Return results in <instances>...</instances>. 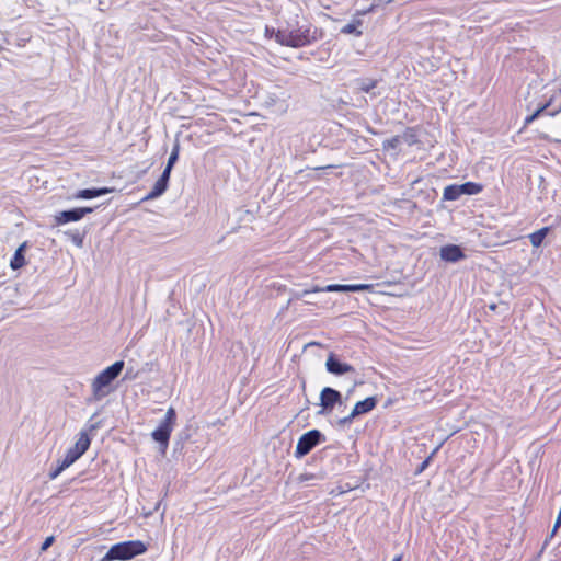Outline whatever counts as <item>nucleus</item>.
Here are the masks:
<instances>
[{
	"label": "nucleus",
	"instance_id": "25",
	"mask_svg": "<svg viewBox=\"0 0 561 561\" xmlns=\"http://www.w3.org/2000/svg\"><path fill=\"white\" fill-rule=\"evenodd\" d=\"M355 417L356 416H353V411H352L350 415H347L343 419H340L337 423H339V425L344 426V425L351 424Z\"/></svg>",
	"mask_w": 561,
	"mask_h": 561
},
{
	"label": "nucleus",
	"instance_id": "1",
	"mask_svg": "<svg viewBox=\"0 0 561 561\" xmlns=\"http://www.w3.org/2000/svg\"><path fill=\"white\" fill-rule=\"evenodd\" d=\"M297 15L286 21L275 33L277 43L284 46L299 48L317 42L322 37V31L311 23L300 24Z\"/></svg>",
	"mask_w": 561,
	"mask_h": 561
},
{
	"label": "nucleus",
	"instance_id": "8",
	"mask_svg": "<svg viewBox=\"0 0 561 561\" xmlns=\"http://www.w3.org/2000/svg\"><path fill=\"white\" fill-rule=\"evenodd\" d=\"M336 404H342L341 393L330 387L323 388L320 393V405L322 407V411H320L319 414L332 411Z\"/></svg>",
	"mask_w": 561,
	"mask_h": 561
},
{
	"label": "nucleus",
	"instance_id": "28",
	"mask_svg": "<svg viewBox=\"0 0 561 561\" xmlns=\"http://www.w3.org/2000/svg\"><path fill=\"white\" fill-rule=\"evenodd\" d=\"M343 493H345V490L342 486H337V488L332 489L330 491L331 495H340V494H343Z\"/></svg>",
	"mask_w": 561,
	"mask_h": 561
},
{
	"label": "nucleus",
	"instance_id": "24",
	"mask_svg": "<svg viewBox=\"0 0 561 561\" xmlns=\"http://www.w3.org/2000/svg\"><path fill=\"white\" fill-rule=\"evenodd\" d=\"M550 104H551V101L547 102L546 104H543L542 106H540L536 112H534V113L531 114V116H533L534 121H535L536 118H538L542 113H545V112H546V110L550 106Z\"/></svg>",
	"mask_w": 561,
	"mask_h": 561
},
{
	"label": "nucleus",
	"instance_id": "13",
	"mask_svg": "<svg viewBox=\"0 0 561 561\" xmlns=\"http://www.w3.org/2000/svg\"><path fill=\"white\" fill-rule=\"evenodd\" d=\"M112 191L113 188L108 187L79 190L75 194V198L91 199L111 193Z\"/></svg>",
	"mask_w": 561,
	"mask_h": 561
},
{
	"label": "nucleus",
	"instance_id": "15",
	"mask_svg": "<svg viewBox=\"0 0 561 561\" xmlns=\"http://www.w3.org/2000/svg\"><path fill=\"white\" fill-rule=\"evenodd\" d=\"M462 195L460 185H448L444 190V199L446 201H456Z\"/></svg>",
	"mask_w": 561,
	"mask_h": 561
},
{
	"label": "nucleus",
	"instance_id": "4",
	"mask_svg": "<svg viewBox=\"0 0 561 561\" xmlns=\"http://www.w3.org/2000/svg\"><path fill=\"white\" fill-rule=\"evenodd\" d=\"M147 551V546L140 540H129L113 545L100 561L130 560Z\"/></svg>",
	"mask_w": 561,
	"mask_h": 561
},
{
	"label": "nucleus",
	"instance_id": "21",
	"mask_svg": "<svg viewBox=\"0 0 561 561\" xmlns=\"http://www.w3.org/2000/svg\"><path fill=\"white\" fill-rule=\"evenodd\" d=\"M179 153H180V142L176 140L173 145L171 154L167 162V165H169V168H173V165L175 164V162L179 159Z\"/></svg>",
	"mask_w": 561,
	"mask_h": 561
},
{
	"label": "nucleus",
	"instance_id": "12",
	"mask_svg": "<svg viewBox=\"0 0 561 561\" xmlns=\"http://www.w3.org/2000/svg\"><path fill=\"white\" fill-rule=\"evenodd\" d=\"M377 405V399L375 397H368L363 401H358L353 409V416H358L370 412Z\"/></svg>",
	"mask_w": 561,
	"mask_h": 561
},
{
	"label": "nucleus",
	"instance_id": "5",
	"mask_svg": "<svg viewBox=\"0 0 561 561\" xmlns=\"http://www.w3.org/2000/svg\"><path fill=\"white\" fill-rule=\"evenodd\" d=\"M176 423V412L173 407H170L165 413L164 419L160 422L159 426L152 432L151 436L153 440L159 443L160 450L165 454L171 433Z\"/></svg>",
	"mask_w": 561,
	"mask_h": 561
},
{
	"label": "nucleus",
	"instance_id": "22",
	"mask_svg": "<svg viewBox=\"0 0 561 561\" xmlns=\"http://www.w3.org/2000/svg\"><path fill=\"white\" fill-rule=\"evenodd\" d=\"M400 142H401V137L397 135V136H394V137H392L390 139L385 140L383 144H382V148L386 151L394 150V149L398 148Z\"/></svg>",
	"mask_w": 561,
	"mask_h": 561
},
{
	"label": "nucleus",
	"instance_id": "2",
	"mask_svg": "<svg viewBox=\"0 0 561 561\" xmlns=\"http://www.w3.org/2000/svg\"><path fill=\"white\" fill-rule=\"evenodd\" d=\"M125 363L123 360H117L104 370H102L92 381V396L95 401H100L104 397H106L111 389L108 388L111 383L119 376L122 370L124 369Z\"/></svg>",
	"mask_w": 561,
	"mask_h": 561
},
{
	"label": "nucleus",
	"instance_id": "3",
	"mask_svg": "<svg viewBox=\"0 0 561 561\" xmlns=\"http://www.w3.org/2000/svg\"><path fill=\"white\" fill-rule=\"evenodd\" d=\"M91 439L85 431L80 432L76 444L69 448L61 461H58L56 469L49 472V479H56L65 469L76 462L90 447Z\"/></svg>",
	"mask_w": 561,
	"mask_h": 561
},
{
	"label": "nucleus",
	"instance_id": "27",
	"mask_svg": "<svg viewBox=\"0 0 561 561\" xmlns=\"http://www.w3.org/2000/svg\"><path fill=\"white\" fill-rule=\"evenodd\" d=\"M54 540H55L54 536H49V537H47V538L44 540V542L42 543L41 550H42V551L47 550V549L53 545Z\"/></svg>",
	"mask_w": 561,
	"mask_h": 561
},
{
	"label": "nucleus",
	"instance_id": "6",
	"mask_svg": "<svg viewBox=\"0 0 561 561\" xmlns=\"http://www.w3.org/2000/svg\"><path fill=\"white\" fill-rule=\"evenodd\" d=\"M324 436L318 430H311L305 433L298 440L295 456L297 458H301L309 454L313 447H316L319 443L324 440Z\"/></svg>",
	"mask_w": 561,
	"mask_h": 561
},
{
	"label": "nucleus",
	"instance_id": "10",
	"mask_svg": "<svg viewBox=\"0 0 561 561\" xmlns=\"http://www.w3.org/2000/svg\"><path fill=\"white\" fill-rule=\"evenodd\" d=\"M325 368L330 374L335 376L355 373V368L352 365L341 362L333 353L329 354L325 362Z\"/></svg>",
	"mask_w": 561,
	"mask_h": 561
},
{
	"label": "nucleus",
	"instance_id": "19",
	"mask_svg": "<svg viewBox=\"0 0 561 561\" xmlns=\"http://www.w3.org/2000/svg\"><path fill=\"white\" fill-rule=\"evenodd\" d=\"M462 195H474L482 191V185L473 182L460 184Z\"/></svg>",
	"mask_w": 561,
	"mask_h": 561
},
{
	"label": "nucleus",
	"instance_id": "17",
	"mask_svg": "<svg viewBox=\"0 0 561 561\" xmlns=\"http://www.w3.org/2000/svg\"><path fill=\"white\" fill-rule=\"evenodd\" d=\"M24 248H25V244H22L16 249L14 256L10 263V266L12 267V270H18L25 264V259L23 255Z\"/></svg>",
	"mask_w": 561,
	"mask_h": 561
},
{
	"label": "nucleus",
	"instance_id": "26",
	"mask_svg": "<svg viewBox=\"0 0 561 561\" xmlns=\"http://www.w3.org/2000/svg\"><path fill=\"white\" fill-rule=\"evenodd\" d=\"M172 168H169V165H165L162 174L160 175V179L169 183L170 175H171Z\"/></svg>",
	"mask_w": 561,
	"mask_h": 561
},
{
	"label": "nucleus",
	"instance_id": "33",
	"mask_svg": "<svg viewBox=\"0 0 561 561\" xmlns=\"http://www.w3.org/2000/svg\"><path fill=\"white\" fill-rule=\"evenodd\" d=\"M271 32H272V33H274V30H271V31H270V28H268V27H266V34H271Z\"/></svg>",
	"mask_w": 561,
	"mask_h": 561
},
{
	"label": "nucleus",
	"instance_id": "9",
	"mask_svg": "<svg viewBox=\"0 0 561 561\" xmlns=\"http://www.w3.org/2000/svg\"><path fill=\"white\" fill-rule=\"evenodd\" d=\"M92 211V207H78L68 210H62L56 214L55 221L57 225H64L70 221H78L82 219L85 215L91 214Z\"/></svg>",
	"mask_w": 561,
	"mask_h": 561
},
{
	"label": "nucleus",
	"instance_id": "14",
	"mask_svg": "<svg viewBox=\"0 0 561 561\" xmlns=\"http://www.w3.org/2000/svg\"><path fill=\"white\" fill-rule=\"evenodd\" d=\"M168 184L165 181L161 180L160 178L154 183L152 190L147 194L145 199H154L159 196H161L168 188Z\"/></svg>",
	"mask_w": 561,
	"mask_h": 561
},
{
	"label": "nucleus",
	"instance_id": "32",
	"mask_svg": "<svg viewBox=\"0 0 561 561\" xmlns=\"http://www.w3.org/2000/svg\"><path fill=\"white\" fill-rule=\"evenodd\" d=\"M401 560H402V556H398L392 561H401Z\"/></svg>",
	"mask_w": 561,
	"mask_h": 561
},
{
	"label": "nucleus",
	"instance_id": "29",
	"mask_svg": "<svg viewBox=\"0 0 561 561\" xmlns=\"http://www.w3.org/2000/svg\"><path fill=\"white\" fill-rule=\"evenodd\" d=\"M428 460H430V459H426V460H424V461L421 463V466H420V468H419L417 472H422V471L426 468V466L428 465Z\"/></svg>",
	"mask_w": 561,
	"mask_h": 561
},
{
	"label": "nucleus",
	"instance_id": "23",
	"mask_svg": "<svg viewBox=\"0 0 561 561\" xmlns=\"http://www.w3.org/2000/svg\"><path fill=\"white\" fill-rule=\"evenodd\" d=\"M322 479H323V476L316 474V473H302L297 478L298 482H300V483L306 482V481H314V480H322Z\"/></svg>",
	"mask_w": 561,
	"mask_h": 561
},
{
	"label": "nucleus",
	"instance_id": "20",
	"mask_svg": "<svg viewBox=\"0 0 561 561\" xmlns=\"http://www.w3.org/2000/svg\"><path fill=\"white\" fill-rule=\"evenodd\" d=\"M378 81L376 79H359L357 80L358 89L365 93L370 92L377 87Z\"/></svg>",
	"mask_w": 561,
	"mask_h": 561
},
{
	"label": "nucleus",
	"instance_id": "11",
	"mask_svg": "<svg viewBox=\"0 0 561 561\" xmlns=\"http://www.w3.org/2000/svg\"><path fill=\"white\" fill-rule=\"evenodd\" d=\"M440 259L445 262L456 263L466 257L462 249L456 244H447L440 248Z\"/></svg>",
	"mask_w": 561,
	"mask_h": 561
},
{
	"label": "nucleus",
	"instance_id": "7",
	"mask_svg": "<svg viewBox=\"0 0 561 561\" xmlns=\"http://www.w3.org/2000/svg\"><path fill=\"white\" fill-rule=\"evenodd\" d=\"M373 286L368 284H352V285H340V284H332L328 285L324 288H321L319 286H314L311 289H306L301 294H297V297L300 298L307 294L310 293H319V291H344V293H357V291H365L369 290Z\"/></svg>",
	"mask_w": 561,
	"mask_h": 561
},
{
	"label": "nucleus",
	"instance_id": "31",
	"mask_svg": "<svg viewBox=\"0 0 561 561\" xmlns=\"http://www.w3.org/2000/svg\"><path fill=\"white\" fill-rule=\"evenodd\" d=\"M75 241H76V243H77V244H79V245L82 243V239H81L80 237H76V238H75Z\"/></svg>",
	"mask_w": 561,
	"mask_h": 561
},
{
	"label": "nucleus",
	"instance_id": "18",
	"mask_svg": "<svg viewBox=\"0 0 561 561\" xmlns=\"http://www.w3.org/2000/svg\"><path fill=\"white\" fill-rule=\"evenodd\" d=\"M362 25L360 20H355L346 25H344L341 30L343 34H354L355 36H360L363 32L359 30V26Z\"/></svg>",
	"mask_w": 561,
	"mask_h": 561
},
{
	"label": "nucleus",
	"instance_id": "16",
	"mask_svg": "<svg viewBox=\"0 0 561 561\" xmlns=\"http://www.w3.org/2000/svg\"><path fill=\"white\" fill-rule=\"evenodd\" d=\"M549 232L548 227H543L529 236V240L533 247L538 248L542 244L543 239Z\"/></svg>",
	"mask_w": 561,
	"mask_h": 561
},
{
	"label": "nucleus",
	"instance_id": "30",
	"mask_svg": "<svg viewBox=\"0 0 561 561\" xmlns=\"http://www.w3.org/2000/svg\"><path fill=\"white\" fill-rule=\"evenodd\" d=\"M533 122H534V118H533V116H531V115H529V116H527V117L525 118V123H524V125H525V126H527V125L531 124Z\"/></svg>",
	"mask_w": 561,
	"mask_h": 561
}]
</instances>
